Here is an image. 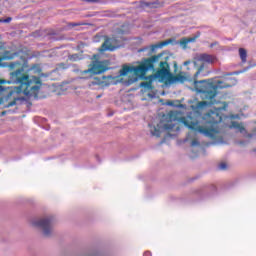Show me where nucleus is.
Returning a JSON list of instances; mask_svg holds the SVG:
<instances>
[{
  "mask_svg": "<svg viewBox=\"0 0 256 256\" xmlns=\"http://www.w3.org/2000/svg\"><path fill=\"white\" fill-rule=\"evenodd\" d=\"M2 97H0V107L1 108H10L17 104V101L24 100L23 97L10 95V91L7 93H1Z\"/></svg>",
  "mask_w": 256,
  "mask_h": 256,
  "instance_id": "8",
  "label": "nucleus"
},
{
  "mask_svg": "<svg viewBox=\"0 0 256 256\" xmlns=\"http://www.w3.org/2000/svg\"><path fill=\"white\" fill-rule=\"evenodd\" d=\"M141 87L148 89V90H152L153 89V85L152 82H142L141 83Z\"/></svg>",
  "mask_w": 256,
  "mask_h": 256,
  "instance_id": "19",
  "label": "nucleus"
},
{
  "mask_svg": "<svg viewBox=\"0 0 256 256\" xmlns=\"http://www.w3.org/2000/svg\"><path fill=\"white\" fill-rule=\"evenodd\" d=\"M247 137H248V138H253V137H254V134L249 133V134H247Z\"/></svg>",
  "mask_w": 256,
  "mask_h": 256,
  "instance_id": "30",
  "label": "nucleus"
},
{
  "mask_svg": "<svg viewBox=\"0 0 256 256\" xmlns=\"http://www.w3.org/2000/svg\"><path fill=\"white\" fill-rule=\"evenodd\" d=\"M174 68L177 69V64L176 63H174Z\"/></svg>",
  "mask_w": 256,
  "mask_h": 256,
  "instance_id": "34",
  "label": "nucleus"
},
{
  "mask_svg": "<svg viewBox=\"0 0 256 256\" xmlns=\"http://www.w3.org/2000/svg\"><path fill=\"white\" fill-rule=\"evenodd\" d=\"M170 119H173V112L170 113Z\"/></svg>",
  "mask_w": 256,
  "mask_h": 256,
  "instance_id": "32",
  "label": "nucleus"
},
{
  "mask_svg": "<svg viewBox=\"0 0 256 256\" xmlns=\"http://www.w3.org/2000/svg\"><path fill=\"white\" fill-rule=\"evenodd\" d=\"M199 145H200V142L198 140H193L192 143H191L192 147H196V146H199Z\"/></svg>",
  "mask_w": 256,
  "mask_h": 256,
  "instance_id": "22",
  "label": "nucleus"
},
{
  "mask_svg": "<svg viewBox=\"0 0 256 256\" xmlns=\"http://www.w3.org/2000/svg\"><path fill=\"white\" fill-rule=\"evenodd\" d=\"M221 108L211 110L203 116L197 112H191L187 117H182L180 121L197 133L209 139H216L219 134L218 124L222 121Z\"/></svg>",
  "mask_w": 256,
  "mask_h": 256,
  "instance_id": "2",
  "label": "nucleus"
},
{
  "mask_svg": "<svg viewBox=\"0 0 256 256\" xmlns=\"http://www.w3.org/2000/svg\"><path fill=\"white\" fill-rule=\"evenodd\" d=\"M119 48V41L115 37L106 38V41H104V43L102 44V51L114 52Z\"/></svg>",
  "mask_w": 256,
  "mask_h": 256,
  "instance_id": "10",
  "label": "nucleus"
},
{
  "mask_svg": "<svg viewBox=\"0 0 256 256\" xmlns=\"http://www.w3.org/2000/svg\"><path fill=\"white\" fill-rule=\"evenodd\" d=\"M189 64H191V61H186V62H184V66H188Z\"/></svg>",
  "mask_w": 256,
  "mask_h": 256,
  "instance_id": "29",
  "label": "nucleus"
},
{
  "mask_svg": "<svg viewBox=\"0 0 256 256\" xmlns=\"http://www.w3.org/2000/svg\"><path fill=\"white\" fill-rule=\"evenodd\" d=\"M251 67H247L244 71H242V72H245V71H247L248 69H250Z\"/></svg>",
  "mask_w": 256,
  "mask_h": 256,
  "instance_id": "33",
  "label": "nucleus"
},
{
  "mask_svg": "<svg viewBox=\"0 0 256 256\" xmlns=\"http://www.w3.org/2000/svg\"><path fill=\"white\" fill-rule=\"evenodd\" d=\"M135 81H137V78H135L134 80H130V81L128 82V85H131V83H135Z\"/></svg>",
  "mask_w": 256,
  "mask_h": 256,
  "instance_id": "27",
  "label": "nucleus"
},
{
  "mask_svg": "<svg viewBox=\"0 0 256 256\" xmlns=\"http://www.w3.org/2000/svg\"><path fill=\"white\" fill-rule=\"evenodd\" d=\"M95 256H97V255H95Z\"/></svg>",
  "mask_w": 256,
  "mask_h": 256,
  "instance_id": "36",
  "label": "nucleus"
},
{
  "mask_svg": "<svg viewBox=\"0 0 256 256\" xmlns=\"http://www.w3.org/2000/svg\"><path fill=\"white\" fill-rule=\"evenodd\" d=\"M214 62V56L208 53H197L196 56H194V67H198L196 73H194V88H196V92L200 94V98L203 100L202 102H197L196 109H205L215 105L217 103L215 98L219 93L217 90L232 88L237 83L236 79H232V84L218 81L216 85H214L210 79L197 81L199 76L205 77L208 75L207 73H203L205 64H213Z\"/></svg>",
  "mask_w": 256,
  "mask_h": 256,
  "instance_id": "1",
  "label": "nucleus"
},
{
  "mask_svg": "<svg viewBox=\"0 0 256 256\" xmlns=\"http://www.w3.org/2000/svg\"><path fill=\"white\" fill-rule=\"evenodd\" d=\"M18 55H19V52L12 53L10 51H4L2 58H0V62L2 60H12L15 57H17Z\"/></svg>",
  "mask_w": 256,
  "mask_h": 256,
  "instance_id": "14",
  "label": "nucleus"
},
{
  "mask_svg": "<svg viewBox=\"0 0 256 256\" xmlns=\"http://www.w3.org/2000/svg\"><path fill=\"white\" fill-rule=\"evenodd\" d=\"M144 256H152L151 252L147 251L144 253Z\"/></svg>",
  "mask_w": 256,
  "mask_h": 256,
  "instance_id": "28",
  "label": "nucleus"
},
{
  "mask_svg": "<svg viewBox=\"0 0 256 256\" xmlns=\"http://www.w3.org/2000/svg\"><path fill=\"white\" fill-rule=\"evenodd\" d=\"M171 40L163 41L159 44H152L150 46H146L144 48H141L138 50L139 53L148 51V54L151 55L154 52H156L158 49H162L165 46H168L170 44Z\"/></svg>",
  "mask_w": 256,
  "mask_h": 256,
  "instance_id": "11",
  "label": "nucleus"
},
{
  "mask_svg": "<svg viewBox=\"0 0 256 256\" xmlns=\"http://www.w3.org/2000/svg\"><path fill=\"white\" fill-rule=\"evenodd\" d=\"M3 83H6L5 80L0 79V94H5L9 92V88H6L3 85Z\"/></svg>",
  "mask_w": 256,
  "mask_h": 256,
  "instance_id": "18",
  "label": "nucleus"
},
{
  "mask_svg": "<svg viewBox=\"0 0 256 256\" xmlns=\"http://www.w3.org/2000/svg\"><path fill=\"white\" fill-rule=\"evenodd\" d=\"M218 168H219L220 170H225V169H227V164H226V163H221V164L218 166Z\"/></svg>",
  "mask_w": 256,
  "mask_h": 256,
  "instance_id": "21",
  "label": "nucleus"
},
{
  "mask_svg": "<svg viewBox=\"0 0 256 256\" xmlns=\"http://www.w3.org/2000/svg\"><path fill=\"white\" fill-rule=\"evenodd\" d=\"M231 118L236 119V118H239V116L238 115H236V116L233 115V116H231Z\"/></svg>",
  "mask_w": 256,
  "mask_h": 256,
  "instance_id": "31",
  "label": "nucleus"
},
{
  "mask_svg": "<svg viewBox=\"0 0 256 256\" xmlns=\"http://www.w3.org/2000/svg\"><path fill=\"white\" fill-rule=\"evenodd\" d=\"M107 70H108V68L103 64V62L95 61V62H93L91 68L83 71L82 73L83 74L90 73V76H92V75L102 74Z\"/></svg>",
  "mask_w": 256,
  "mask_h": 256,
  "instance_id": "9",
  "label": "nucleus"
},
{
  "mask_svg": "<svg viewBox=\"0 0 256 256\" xmlns=\"http://www.w3.org/2000/svg\"><path fill=\"white\" fill-rule=\"evenodd\" d=\"M145 6L148 8H159L161 4L158 2V0H154L145 2Z\"/></svg>",
  "mask_w": 256,
  "mask_h": 256,
  "instance_id": "16",
  "label": "nucleus"
},
{
  "mask_svg": "<svg viewBox=\"0 0 256 256\" xmlns=\"http://www.w3.org/2000/svg\"><path fill=\"white\" fill-rule=\"evenodd\" d=\"M178 121L176 119H173L171 121H168L166 124H163L162 122L159 123L157 126L148 125L150 127V134L152 136L159 138L161 136L162 131H173V129L176 132H179L180 128L177 126Z\"/></svg>",
  "mask_w": 256,
  "mask_h": 256,
  "instance_id": "6",
  "label": "nucleus"
},
{
  "mask_svg": "<svg viewBox=\"0 0 256 256\" xmlns=\"http://www.w3.org/2000/svg\"><path fill=\"white\" fill-rule=\"evenodd\" d=\"M233 74H239L238 72H235V73H233Z\"/></svg>",
  "mask_w": 256,
  "mask_h": 256,
  "instance_id": "35",
  "label": "nucleus"
},
{
  "mask_svg": "<svg viewBox=\"0 0 256 256\" xmlns=\"http://www.w3.org/2000/svg\"><path fill=\"white\" fill-rule=\"evenodd\" d=\"M9 68L11 70L16 69V71L10 73V80L8 83L19 85L14 88H9L10 96L19 97L20 94H23L27 97L37 98L39 91H41V78H30L29 75L24 74V68L18 61L10 63Z\"/></svg>",
  "mask_w": 256,
  "mask_h": 256,
  "instance_id": "3",
  "label": "nucleus"
},
{
  "mask_svg": "<svg viewBox=\"0 0 256 256\" xmlns=\"http://www.w3.org/2000/svg\"><path fill=\"white\" fill-rule=\"evenodd\" d=\"M87 3H100V0H85Z\"/></svg>",
  "mask_w": 256,
  "mask_h": 256,
  "instance_id": "24",
  "label": "nucleus"
},
{
  "mask_svg": "<svg viewBox=\"0 0 256 256\" xmlns=\"http://www.w3.org/2000/svg\"><path fill=\"white\" fill-rule=\"evenodd\" d=\"M11 21H12L11 17H8L7 19H4V20H0V22L2 23H10Z\"/></svg>",
  "mask_w": 256,
  "mask_h": 256,
  "instance_id": "23",
  "label": "nucleus"
},
{
  "mask_svg": "<svg viewBox=\"0 0 256 256\" xmlns=\"http://www.w3.org/2000/svg\"><path fill=\"white\" fill-rule=\"evenodd\" d=\"M69 59L71 61L76 62V61H80L83 58H81L80 54H72L71 56H69Z\"/></svg>",
  "mask_w": 256,
  "mask_h": 256,
  "instance_id": "20",
  "label": "nucleus"
},
{
  "mask_svg": "<svg viewBox=\"0 0 256 256\" xmlns=\"http://www.w3.org/2000/svg\"><path fill=\"white\" fill-rule=\"evenodd\" d=\"M229 129H236L237 133L246 134V128L244 127L243 123L232 121L229 125Z\"/></svg>",
  "mask_w": 256,
  "mask_h": 256,
  "instance_id": "13",
  "label": "nucleus"
},
{
  "mask_svg": "<svg viewBox=\"0 0 256 256\" xmlns=\"http://www.w3.org/2000/svg\"><path fill=\"white\" fill-rule=\"evenodd\" d=\"M185 81H187V77L182 75V73L177 74L175 76L171 73L168 85H175V83H185Z\"/></svg>",
  "mask_w": 256,
  "mask_h": 256,
  "instance_id": "12",
  "label": "nucleus"
},
{
  "mask_svg": "<svg viewBox=\"0 0 256 256\" xmlns=\"http://www.w3.org/2000/svg\"><path fill=\"white\" fill-rule=\"evenodd\" d=\"M199 35H196L194 37H190V38H184L182 41H181V44L182 45H188L190 43H195L196 40L198 39Z\"/></svg>",
  "mask_w": 256,
  "mask_h": 256,
  "instance_id": "15",
  "label": "nucleus"
},
{
  "mask_svg": "<svg viewBox=\"0 0 256 256\" xmlns=\"http://www.w3.org/2000/svg\"><path fill=\"white\" fill-rule=\"evenodd\" d=\"M238 52L240 53V59H242V63H246L247 62V51L244 48H240V50H238Z\"/></svg>",
  "mask_w": 256,
  "mask_h": 256,
  "instance_id": "17",
  "label": "nucleus"
},
{
  "mask_svg": "<svg viewBox=\"0 0 256 256\" xmlns=\"http://www.w3.org/2000/svg\"><path fill=\"white\" fill-rule=\"evenodd\" d=\"M79 25H81V24H79V23H72V24H69L70 27H75V26H79Z\"/></svg>",
  "mask_w": 256,
  "mask_h": 256,
  "instance_id": "26",
  "label": "nucleus"
},
{
  "mask_svg": "<svg viewBox=\"0 0 256 256\" xmlns=\"http://www.w3.org/2000/svg\"><path fill=\"white\" fill-rule=\"evenodd\" d=\"M219 43L218 42H213L210 44V48H214L215 46H217Z\"/></svg>",
  "mask_w": 256,
  "mask_h": 256,
  "instance_id": "25",
  "label": "nucleus"
},
{
  "mask_svg": "<svg viewBox=\"0 0 256 256\" xmlns=\"http://www.w3.org/2000/svg\"><path fill=\"white\" fill-rule=\"evenodd\" d=\"M156 66H159L160 69L156 71L153 75L154 78H157L159 83H170L171 68L167 62L161 61V58H158V63Z\"/></svg>",
  "mask_w": 256,
  "mask_h": 256,
  "instance_id": "7",
  "label": "nucleus"
},
{
  "mask_svg": "<svg viewBox=\"0 0 256 256\" xmlns=\"http://www.w3.org/2000/svg\"><path fill=\"white\" fill-rule=\"evenodd\" d=\"M163 57V54H157L156 56H152V58H148L142 65L137 67L124 66L120 70L121 76H126L127 74H134L137 77H142L149 70H155L157 64L159 63V59Z\"/></svg>",
  "mask_w": 256,
  "mask_h": 256,
  "instance_id": "4",
  "label": "nucleus"
},
{
  "mask_svg": "<svg viewBox=\"0 0 256 256\" xmlns=\"http://www.w3.org/2000/svg\"><path fill=\"white\" fill-rule=\"evenodd\" d=\"M54 223H55V218L53 216H47L45 218L34 220L32 222V225L36 228L41 229L43 236L49 238L53 235Z\"/></svg>",
  "mask_w": 256,
  "mask_h": 256,
  "instance_id": "5",
  "label": "nucleus"
}]
</instances>
